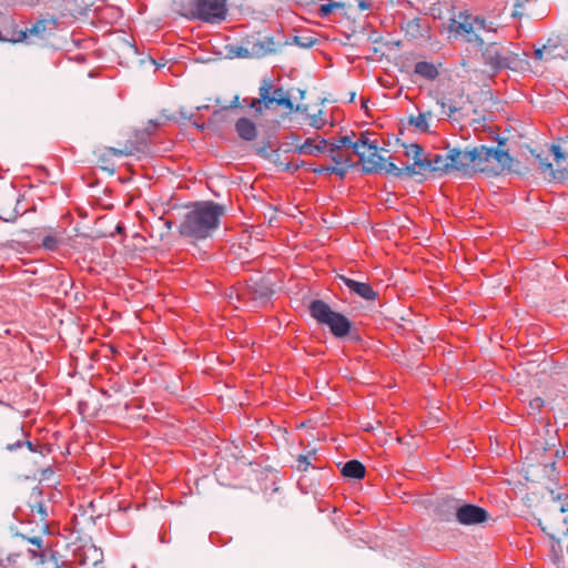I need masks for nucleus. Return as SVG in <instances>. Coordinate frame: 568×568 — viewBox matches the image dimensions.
<instances>
[{
	"label": "nucleus",
	"mask_w": 568,
	"mask_h": 568,
	"mask_svg": "<svg viewBox=\"0 0 568 568\" xmlns=\"http://www.w3.org/2000/svg\"><path fill=\"white\" fill-rule=\"evenodd\" d=\"M160 125V123L155 120H150L146 128H145V132L148 134H152L155 130V128H158Z\"/></svg>",
	"instance_id": "864d4df0"
},
{
	"label": "nucleus",
	"mask_w": 568,
	"mask_h": 568,
	"mask_svg": "<svg viewBox=\"0 0 568 568\" xmlns=\"http://www.w3.org/2000/svg\"><path fill=\"white\" fill-rule=\"evenodd\" d=\"M306 110H307V105H305V104H297V105L294 104L293 111H295V112H305Z\"/></svg>",
	"instance_id": "680f3d73"
},
{
	"label": "nucleus",
	"mask_w": 568,
	"mask_h": 568,
	"mask_svg": "<svg viewBox=\"0 0 568 568\" xmlns=\"http://www.w3.org/2000/svg\"><path fill=\"white\" fill-rule=\"evenodd\" d=\"M371 7V3L366 0H358V8L361 11L368 10Z\"/></svg>",
	"instance_id": "4d7b16f0"
},
{
	"label": "nucleus",
	"mask_w": 568,
	"mask_h": 568,
	"mask_svg": "<svg viewBox=\"0 0 568 568\" xmlns=\"http://www.w3.org/2000/svg\"><path fill=\"white\" fill-rule=\"evenodd\" d=\"M544 49L546 50V54L551 59L568 58V40L560 34L551 36L544 44Z\"/></svg>",
	"instance_id": "ddd939ff"
},
{
	"label": "nucleus",
	"mask_w": 568,
	"mask_h": 568,
	"mask_svg": "<svg viewBox=\"0 0 568 568\" xmlns=\"http://www.w3.org/2000/svg\"><path fill=\"white\" fill-rule=\"evenodd\" d=\"M225 212V205L214 201L194 202L179 225V233L192 241L206 240L219 230Z\"/></svg>",
	"instance_id": "f257e3e1"
},
{
	"label": "nucleus",
	"mask_w": 568,
	"mask_h": 568,
	"mask_svg": "<svg viewBox=\"0 0 568 568\" xmlns=\"http://www.w3.org/2000/svg\"><path fill=\"white\" fill-rule=\"evenodd\" d=\"M564 496H565L564 494H560V493L556 494L555 490H551V497H552V500H555V501L561 500Z\"/></svg>",
	"instance_id": "e2e57ef3"
},
{
	"label": "nucleus",
	"mask_w": 568,
	"mask_h": 568,
	"mask_svg": "<svg viewBox=\"0 0 568 568\" xmlns=\"http://www.w3.org/2000/svg\"><path fill=\"white\" fill-rule=\"evenodd\" d=\"M110 152L114 155H129L131 154L130 151L128 150H120V149H115V148H110Z\"/></svg>",
	"instance_id": "5fc2aeb1"
},
{
	"label": "nucleus",
	"mask_w": 568,
	"mask_h": 568,
	"mask_svg": "<svg viewBox=\"0 0 568 568\" xmlns=\"http://www.w3.org/2000/svg\"><path fill=\"white\" fill-rule=\"evenodd\" d=\"M239 106H240V98H239V95H235V97L233 98V100L230 102V104H229V105L222 106L220 110H216V111L214 112V115H217V114H220L221 112H224V111H226V110H229V109H235V108H239Z\"/></svg>",
	"instance_id": "c03bdc74"
},
{
	"label": "nucleus",
	"mask_w": 568,
	"mask_h": 568,
	"mask_svg": "<svg viewBox=\"0 0 568 568\" xmlns=\"http://www.w3.org/2000/svg\"><path fill=\"white\" fill-rule=\"evenodd\" d=\"M529 0H515L514 10L511 12L513 18H520L524 16V9Z\"/></svg>",
	"instance_id": "ea45409f"
},
{
	"label": "nucleus",
	"mask_w": 568,
	"mask_h": 568,
	"mask_svg": "<svg viewBox=\"0 0 568 568\" xmlns=\"http://www.w3.org/2000/svg\"><path fill=\"white\" fill-rule=\"evenodd\" d=\"M229 58H248L253 57L252 48H244L240 45H226Z\"/></svg>",
	"instance_id": "c756f323"
},
{
	"label": "nucleus",
	"mask_w": 568,
	"mask_h": 568,
	"mask_svg": "<svg viewBox=\"0 0 568 568\" xmlns=\"http://www.w3.org/2000/svg\"><path fill=\"white\" fill-rule=\"evenodd\" d=\"M189 8L190 19L206 23L221 22L227 14L226 0H190Z\"/></svg>",
	"instance_id": "20e7f679"
},
{
	"label": "nucleus",
	"mask_w": 568,
	"mask_h": 568,
	"mask_svg": "<svg viewBox=\"0 0 568 568\" xmlns=\"http://www.w3.org/2000/svg\"><path fill=\"white\" fill-rule=\"evenodd\" d=\"M321 114H322V111H318L317 114H314L311 116V121H310L311 126L316 128V129H320L322 126L321 119H320Z\"/></svg>",
	"instance_id": "09e8293b"
},
{
	"label": "nucleus",
	"mask_w": 568,
	"mask_h": 568,
	"mask_svg": "<svg viewBox=\"0 0 568 568\" xmlns=\"http://www.w3.org/2000/svg\"><path fill=\"white\" fill-rule=\"evenodd\" d=\"M542 404H544V400L540 397L535 398L530 403L531 406L537 407V408L540 407Z\"/></svg>",
	"instance_id": "052dcab7"
},
{
	"label": "nucleus",
	"mask_w": 568,
	"mask_h": 568,
	"mask_svg": "<svg viewBox=\"0 0 568 568\" xmlns=\"http://www.w3.org/2000/svg\"><path fill=\"white\" fill-rule=\"evenodd\" d=\"M276 165L278 168V171H281V172H286V171L294 172L300 168L298 164L295 165L293 163L282 162V161L276 162Z\"/></svg>",
	"instance_id": "37998d69"
},
{
	"label": "nucleus",
	"mask_w": 568,
	"mask_h": 568,
	"mask_svg": "<svg viewBox=\"0 0 568 568\" xmlns=\"http://www.w3.org/2000/svg\"><path fill=\"white\" fill-rule=\"evenodd\" d=\"M497 142H498V145H497V146L501 148L503 145H505V144H506V139H505V138H500V136H498V138H497Z\"/></svg>",
	"instance_id": "69168bd1"
},
{
	"label": "nucleus",
	"mask_w": 568,
	"mask_h": 568,
	"mask_svg": "<svg viewBox=\"0 0 568 568\" xmlns=\"http://www.w3.org/2000/svg\"><path fill=\"white\" fill-rule=\"evenodd\" d=\"M49 20L40 19L37 20L31 28L19 32V38L11 40L12 42H20L27 39L28 34L40 36L47 30Z\"/></svg>",
	"instance_id": "4be33fe9"
},
{
	"label": "nucleus",
	"mask_w": 568,
	"mask_h": 568,
	"mask_svg": "<svg viewBox=\"0 0 568 568\" xmlns=\"http://www.w3.org/2000/svg\"><path fill=\"white\" fill-rule=\"evenodd\" d=\"M280 47L281 44L275 42L273 37H264L263 39H260L252 44L253 57H266L268 54L275 53Z\"/></svg>",
	"instance_id": "dca6fc26"
},
{
	"label": "nucleus",
	"mask_w": 568,
	"mask_h": 568,
	"mask_svg": "<svg viewBox=\"0 0 568 568\" xmlns=\"http://www.w3.org/2000/svg\"><path fill=\"white\" fill-rule=\"evenodd\" d=\"M31 509L32 511L36 510L38 514H40L42 519H44L48 516L47 507L42 501L36 504L34 506H31Z\"/></svg>",
	"instance_id": "49530a36"
},
{
	"label": "nucleus",
	"mask_w": 568,
	"mask_h": 568,
	"mask_svg": "<svg viewBox=\"0 0 568 568\" xmlns=\"http://www.w3.org/2000/svg\"><path fill=\"white\" fill-rule=\"evenodd\" d=\"M365 466L357 459H351L343 464L341 473L351 479H362L365 476Z\"/></svg>",
	"instance_id": "6ab92c4d"
},
{
	"label": "nucleus",
	"mask_w": 568,
	"mask_h": 568,
	"mask_svg": "<svg viewBox=\"0 0 568 568\" xmlns=\"http://www.w3.org/2000/svg\"><path fill=\"white\" fill-rule=\"evenodd\" d=\"M544 54H546V50L542 48H538L535 50L534 55L536 60H542Z\"/></svg>",
	"instance_id": "6e6d98bb"
},
{
	"label": "nucleus",
	"mask_w": 568,
	"mask_h": 568,
	"mask_svg": "<svg viewBox=\"0 0 568 568\" xmlns=\"http://www.w3.org/2000/svg\"><path fill=\"white\" fill-rule=\"evenodd\" d=\"M484 165L495 161V166H488V174L498 175L504 172L520 174V162L509 154L508 151L499 146H486L484 150Z\"/></svg>",
	"instance_id": "39448f33"
},
{
	"label": "nucleus",
	"mask_w": 568,
	"mask_h": 568,
	"mask_svg": "<svg viewBox=\"0 0 568 568\" xmlns=\"http://www.w3.org/2000/svg\"><path fill=\"white\" fill-rule=\"evenodd\" d=\"M343 8V3L341 2H328L324 3L320 7L318 12L322 18L329 16L334 9Z\"/></svg>",
	"instance_id": "f704fd0d"
},
{
	"label": "nucleus",
	"mask_w": 568,
	"mask_h": 568,
	"mask_svg": "<svg viewBox=\"0 0 568 568\" xmlns=\"http://www.w3.org/2000/svg\"><path fill=\"white\" fill-rule=\"evenodd\" d=\"M58 240L53 235H45L42 240V246L48 251H55L58 247Z\"/></svg>",
	"instance_id": "58836bf2"
},
{
	"label": "nucleus",
	"mask_w": 568,
	"mask_h": 568,
	"mask_svg": "<svg viewBox=\"0 0 568 568\" xmlns=\"http://www.w3.org/2000/svg\"><path fill=\"white\" fill-rule=\"evenodd\" d=\"M354 165L355 164L349 155L344 156V161L341 164L335 163V165H333V169H334L333 173L338 175L339 179L343 180V179H345V176L347 174V170L349 168H353Z\"/></svg>",
	"instance_id": "2f4dec72"
},
{
	"label": "nucleus",
	"mask_w": 568,
	"mask_h": 568,
	"mask_svg": "<svg viewBox=\"0 0 568 568\" xmlns=\"http://www.w3.org/2000/svg\"><path fill=\"white\" fill-rule=\"evenodd\" d=\"M275 292L272 276L251 278L246 286L237 293V298L244 301L250 307L266 305Z\"/></svg>",
	"instance_id": "7ed1b4c3"
},
{
	"label": "nucleus",
	"mask_w": 568,
	"mask_h": 568,
	"mask_svg": "<svg viewBox=\"0 0 568 568\" xmlns=\"http://www.w3.org/2000/svg\"><path fill=\"white\" fill-rule=\"evenodd\" d=\"M256 154L262 156V158H264V159H270L271 154L268 153V145L264 144L262 146H258L256 149Z\"/></svg>",
	"instance_id": "8fccbe9b"
},
{
	"label": "nucleus",
	"mask_w": 568,
	"mask_h": 568,
	"mask_svg": "<svg viewBox=\"0 0 568 568\" xmlns=\"http://www.w3.org/2000/svg\"><path fill=\"white\" fill-rule=\"evenodd\" d=\"M385 171V173L387 174H393L394 176L396 178H399V170L400 168H398L394 162L392 161H386L384 159L383 161V166L381 168V171Z\"/></svg>",
	"instance_id": "c9c22d12"
},
{
	"label": "nucleus",
	"mask_w": 568,
	"mask_h": 568,
	"mask_svg": "<svg viewBox=\"0 0 568 568\" xmlns=\"http://www.w3.org/2000/svg\"><path fill=\"white\" fill-rule=\"evenodd\" d=\"M287 93H288V92H287V91H285V90H284V88H282V87H277V88H275V89L271 92L272 97H273V98H274V100H275V104L278 102V99L284 98V97H285V94H287Z\"/></svg>",
	"instance_id": "de8ad7c7"
},
{
	"label": "nucleus",
	"mask_w": 568,
	"mask_h": 568,
	"mask_svg": "<svg viewBox=\"0 0 568 568\" xmlns=\"http://www.w3.org/2000/svg\"><path fill=\"white\" fill-rule=\"evenodd\" d=\"M430 115V112L419 113L417 116L410 115L408 118V123L416 128L419 132L427 133L429 132V123L427 121V116Z\"/></svg>",
	"instance_id": "bb28decb"
},
{
	"label": "nucleus",
	"mask_w": 568,
	"mask_h": 568,
	"mask_svg": "<svg viewBox=\"0 0 568 568\" xmlns=\"http://www.w3.org/2000/svg\"><path fill=\"white\" fill-rule=\"evenodd\" d=\"M92 568H102V562L100 559H95L93 565H92Z\"/></svg>",
	"instance_id": "338daca9"
},
{
	"label": "nucleus",
	"mask_w": 568,
	"mask_h": 568,
	"mask_svg": "<svg viewBox=\"0 0 568 568\" xmlns=\"http://www.w3.org/2000/svg\"><path fill=\"white\" fill-rule=\"evenodd\" d=\"M405 149H410L412 150V155H413V160L414 162H416V158L417 159H424L425 156L424 155V149L422 145H419L418 143H413L410 145H407L406 143H403L402 144Z\"/></svg>",
	"instance_id": "e433bc0d"
},
{
	"label": "nucleus",
	"mask_w": 568,
	"mask_h": 568,
	"mask_svg": "<svg viewBox=\"0 0 568 568\" xmlns=\"http://www.w3.org/2000/svg\"><path fill=\"white\" fill-rule=\"evenodd\" d=\"M550 151L557 163V169H554L552 163H550L548 159L544 158L540 153H536L531 150V154L538 161L541 172H548L551 181L562 182L568 179V153H565L557 144H551Z\"/></svg>",
	"instance_id": "423d86ee"
},
{
	"label": "nucleus",
	"mask_w": 568,
	"mask_h": 568,
	"mask_svg": "<svg viewBox=\"0 0 568 568\" xmlns=\"http://www.w3.org/2000/svg\"><path fill=\"white\" fill-rule=\"evenodd\" d=\"M337 280L343 283L353 294L359 296L365 301H375L378 296V292L373 288L369 283L355 281L345 275L338 274Z\"/></svg>",
	"instance_id": "9b49d317"
},
{
	"label": "nucleus",
	"mask_w": 568,
	"mask_h": 568,
	"mask_svg": "<svg viewBox=\"0 0 568 568\" xmlns=\"http://www.w3.org/2000/svg\"><path fill=\"white\" fill-rule=\"evenodd\" d=\"M247 106L250 109H253L257 115L262 114L263 112V106L261 105V103H258V98L250 100Z\"/></svg>",
	"instance_id": "a18cd8bd"
},
{
	"label": "nucleus",
	"mask_w": 568,
	"mask_h": 568,
	"mask_svg": "<svg viewBox=\"0 0 568 568\" xmlns=\"http://www.w3.org/2000/svg\"><path fill=\"white\" fill-rule=\"evenodd\" d=\"M235 131L242 140L247 142L254 141L257 136L256 124L248 118H240L235 122Z\"/></svg>",
	"instance_id": "f3484780"
},
{
	"label": "nucleus",
	"mask_w": 568,
	"mask_h": 568,
	"mask_svg": "<svg viewBox=\"0 0 568 568\" xmlns=\"http://www.w3.org/2000/svg\"><path fill=\"white\" fill-rule=\"evenodd\" d=\"M355 154L359 158L364 173L371 174L381 171L384 158L378 153V144Z\"/></svg>",
	"instance_id": "f8f14e48"
},
{
	"label": "nucleus",
	"mask_w": 568,
	"mask_h": 568,
	"mask_svg": "<svg viewBox=\"0 0 568 568\" xmlns=\"http://www.w3.org/2000/svg\"><path fill=\"white\" fill-rule=\"evenodd\" d=\"M276 104L280 105V106L285 108L290 112H292L294 110V103H293L292 98H291V95L288 93L285 94L284 98L278 99V102Z\"/></svg>",
	"instance_id": "79ce46f5"
},
{
	"label": "nucleus",
	"mask_w": 568,
	"mask_h": 568,
	"mask_svg": "<svg viewBox=\"0 0 568 568\" xmlns=\"http://www.w3.org/2000/svg\"><path fill=\"white\" fill-rule=\"evenodd\" d=\"M317 42L312 36H294L291 40H286L285 44H295L303 49H310Z\"/></svg>",
	"instance_id": "cd10ccee"
},
{
	"label": "nucleus",
	"mask_w": 568,
	"mask_h": 568,
	"mask_svg": "<svg viewBox=\"0 0 568 568\" xmlns=\"http://www.w3.org/2000/svg\"><path fill=\"white\" fill-rule=\"evenodd\" d=\"M308 313L317 324L327 326L329 333L337 339H344L352 333V321L343 313L334 311L323 300L311 301Z\"/></svg>",
	"instance_id": "f03ea898"
},
{
	"label": "nucleus",
	"mask_w": 568,
	"mask_h": 568,
	"mask_svg": "<svg viewBox=\"0 0 568 568\" xmlns=\"http://www.w3.org/2000/svg\"><path fill=\"white\" fill-rule=\"evenodd\" d=\"M403 176H407V178L418 176V179L416 180L418 183H422L426 180V174H424L417 170V165L415 164V162H413V164H409L405 168H400L399 178H403Z\"/></svg>",
	"instance_id": "c85d7f7f"
},
{
	"label": "nucleus",
	"mask_w": 568,
	"mask_h": 568,
	"mask_svg": "<svg viewBox=\"0 0 568 568\" xmlns=\"http://www.w3.org/2000/svg\"><path fill=\"white\" fill-rule=\"evenodd\" d=\"M272 85L270 81L263 80L262 85L258 89V103L263 106V109H270L272 104L275 103L274 98L271 94Z\"/></svg>",
	"instance_id": "b1692460"
},
{
	"label": "nucleus",
	"mask_w": 568,
	"mask_h": 568,
	"mask_svg": "<svg viewBox=\"0 0 568 568\" xmlns=\"http://www.w3.org/2000/svg\"><path fill=\"white\" fill-rule=\"evenodd\" d=\"M484 150L485 145L474 146L471 149L466 148V156L468 166L474 164L480 172H488V165H484Z\"/></svg>",
	"instance_id": "a211bd4d"
},
{
	"label": "nucleus",
	"mask_w": 568,
	"mask_h": 568,
	"mask_svg": "<svg viewBox=\"0 0 568 568\" xmlns=\"http://www.w3.org/2000/svg\"><path fill=\"white\" fill-rule=\"evenodd\" d=\"M474 29H476L474 16L467 11L459 12L458 20L452 19L449 23V30L462 37Z\"/></svg>",
	"instance_id": "2eb2a0df"
},
{
	"label": "nucleus",
	"mask_w": 568,
	"mask_h": 568,
	"mask_svg": "<svg viewBox=\"0 0 568 568\" xmlns=\"http://www.w3.org/2000/svg\"><path fill=\"white\" fill-rule=\"evenodd\" d=\"M415 164L417 165V170L420 171L422 173H426V172H432V164H430V159L425 156L424 159H417L416 158V162Z\"/></svg>",
	"instance_id": "4c0bfd02"
},
{
	"label": "nucleus",
	"mask_w": 568,
	"mask_h": 568,
	"mask_svg": "<svg viewBox=\"0 0 568 568\" xmlns=\"http://www.w3.org/2000/svg\"><path fill=\"white\" fill-rule=\"evenodd\" d=\"M462 503V499L455 498L452 496H445L437 500L434 513L438 519L442 521H453L456 520L458 515V507Z\"/></svg>",
	"instance_id": "9d476101"
},
{
	"label": "nucleus",
	"mask_w": 568,
	"mask_h": 568,
	"mask_svg": "<svg viewBox=\"0 0 568 568\" xmlns=\"http://www.w3.org/2000/svg\"><path fill=\"white\" fill-rule=\"evenodd\" d=\"M414 73L428 80L434 81L439 75L437 67L427 61H418L414 65Z\"/></svg>",
	"instance_id": "aec40b11"
},
{
	"label": "nucleus",
	"mask_w": 568,
	"mask_h": 568,
	"mask_svg": "<svg viewBox=\"0 0 568 568\" xmlns=\"http://www.w3.org/2000/svg\"><path fill=\"white\" fill-rule=\"evenodd\" d=\"M23 447V440L22 439H18L16 443L13 444H8L6 446V449L9 450V452H16L17 449Z\"/></svg>",
	"instance_id": "603ef678"
},
{
	"label": "nucleus",
	"mask_w": 568,
	"mask_h": 568,
	"mask_svg": "<svg viewBox=\"0 0 568 568\" xmlns=\"http://www.w3.org/2000/svg\"><path fill=\"white\" fill-rule=\"evenodd\" d=\"M456 521L462 526H478L489 519V513L481 506L462 499Z\"/></svg>",
	"instance_id": "1a4fd4ad"
},
{
	"label": "nucleus",
	"mask_w": 568,
	"mask_h": 568,
	"mask_svg": "<svg viewBox=\"0 0 568 568\" xmlns=\"http://www.w3.org/2000/svg\"><path fill=\"white\" fill-rule=\"evenodd\" d=\"M24 446H26L30 452H33V453L38 452V450H37V447H36V446L32 444V442H30V440H23V447H24Z\"/></svg>",
	"instance_id": "13d9d810"
},
{
	"label": "nucleus",
	"mask_w": 568,
	"mask_h": 568,
	"mask_svg": "<svg viewBox=\"0 0 568 568\" xmlns=\"http://www.w3.org/2000/svg\"><path fill=\"white\" fill-rule=\"evenodd\" d=\"M368 132L361 133V136L357 141L353 142L349 135L341 136L337 140H334L329 143L328 155L331 160L341 164L344 161V156L338 154V149L344 146L352 148L354 154L365 151L366 149H371L372 145L377 144V141H371L367 136Z\"/></svg>",
	"instance_id": "6e6552de"
},
{
	"label": "nucleus",
	"mask_w": 568,
	"mask_h": 568,
	"mask_svg": "<svg viewBox=\"0 0 568 568\" xmlns=\"http://www.w3.org/2000/svg\"><path fill=\"white\" fill-rule=\"evenodd\" d=\"M164 224H165V226H166V229H168V230H171V229H172V226H173V222H172V221H170V220H166V221L164 222Z\"/></svg>",
	"instance_id": "774afa93"
},
{
	"label": "nucleus",
	"mask_w": 568,
	"mask_h": 568,
	"mask_svg": "<svg viewBox=\"0 0 568 568\" xmlns=\"http://www.w3.org/2000/svg\"><path fill=\"white\" fill-rule=\"evenodd\" d=\"M296 468L298 471H306L310 463V456L308 455H300L296 460Z\"/></svg>",
	"instance_id": "a19ab883"
},
{
	"label": "nucleus",
	"mask_w": 568,
	"mask_h": 568,
	"mask_svg": "<svg viewBox=\"0 0 568 568\" xmlns=\"http://www.w3.org/2000/svg\"><path fill=\"white\" fill-rule=\"evenodd\" d=\"M10 530L14 537H20L38 548L43 546V538L40 536L28 537L19 531H13V527H11Z\"/></svg>",
	"instance_id": "72a5a7b5"
},
{
	"label": "nucleus",
	"mask_w": 568,
	"mask_h": 568,
	"mask_svg": "<svg viewBox=\"0 0 568 568\" xmlns=\"http://www.w3.org/2000/svg\"><path fill=\"white\" fill-rule=\"evenodd\" d=\"M10 203H16L14 207L11 210L0 209V220L8 222V223H14L19 215H21V212L18 209V204L20 202L19 197L11 196L9 199Z\"/></svg>",
	"instance_id": "a878e982"
},
{
	"label": "nucleus",
	"mask_w": 568,
	"mask_h": 568,
	"mask_svg": "<svg viewBox=\"0 0 568 568\" xmlns=\"http://www.w3.org/2000/svg\"><path fill=\"white\" fill-rule=\"evenodd\" d=\"M272 85L270 81L263 80L262 85L258 89V103L263 106V109H270L272 104L275 103L274 98L271 94Z\"/></svg>",
	"instance_id": "393cba45"
},
{
	"label": "nucleus",
	"mask_w": 568,
	"mask_h": 568,
	"mask_svg": "<svg viewBox=\"0 0 568 568\" xmlns=\"http://www.w3.org/2000/svg\"><path fill=\"white\" fill-rule=\"evenodd\" d=\"M450 159L448 158V153L446 155L435 154L430 159V164L433 166L432 173H446L449 170H453V166L449 165Z\"/></svg>",
	"instance_id": "5701e85b"
},
{
	"label": "nucleus",
	"mask_w": 568,
	"mask_h": 568,
	"mask_svg": "<svg viewBox=\"0 0 568 568\" xmlns=\"http://www.w3.org/2000/svg\"><path fill=\"white\" fill-rule=\"evenodd\" d=\"M474 22L478 31L483 30L485 32H497L498 26L495 24L493 21L486 20L481 16H474Z\"/></svg>",
	"instance_id": "7c9ffc66"
},
{
	"label": "nucleus",
	"mask_w": 568,
	"mask_h": 568,
	"mask_svg": "<svg viewBox=\"0 0 568 568\" xmlns=\"http://www.w3.org/2000/svg\"><path fill=\"white\" fill-rule=\"evenodd\" d=\"M333 171H334L333 165L318 166V168L313 169V172L318 175L323 174V173H333Z\"/></svg>",
	"instance_id": "3c124183"
},
{
	"label": "nucleus",
	"mask_w": 568,
	"mask_h": 568,
	"mask_svg": "<svg viewBox=\"0 0 568 568\" xmlns=\"http://www.w3.org/2000/svg\"><path fill=\"white\" fill-rule=\"evenodd\" d=\"M334 140L329 141L324 138H318L316 142L315 139L308 138L304 141L303 144L296 146V152L298 154H308V155H318L324 152L328 153L329 143Z\"/></svg>",
	"instance_id": "4468645a"
},
{
	"label": "nucleus",
	"mask_w": 568,
	"mask_h": 568,
	"mask_svg": "<svg viewBox=\"0 0 568 568\" xmlns=\"http://www.w3.org/2000/svg\"><path fill=\"white\" fill-rule=\"evenodd\" d=\"M448 158L450 159L449 165L455 171H464L468 168L466 149L452 148L448 150Z\"/></svg>",
	"instance_id": "412c9836"
},
{
	"label": "nucleus",
	"mask_w": 568,
	"mask_h": 568,
	"mask_svg": "<svg viewBox=\"0 0 568 568\" xmlns=\"http://www.w3.org/2000/svg\"><path fill=\"white\" fill-rule=\"evenodd\" d=\"M458 110H459V109H458L456 105L450 104V105L448 106L447 116H449V118H450V116H453L456 112H458Z\"/></svg>",
	"instance_id": "bf43d9fd"
},
{
	"label": "nucleus",
	"mask_w": 568,
	"mask_h": 568,
	"mask_svg": "<svg viewBox=\"0 0 568 568\" xmlns=\"http://www.w3.org/2000/svg\"><path fill=\"white\" fill-rule=\"evenodd\" d=\"M485 65L489 68L493 74L504 69H515L518 55L514 52L503 53L496 42L484 43L479 49Z\"/></svg>",
	"instance_id": "0eeeda50"
},
{
	"label": "nucleus",
	"mask_w": 568,
	"mask_h": 568,
	"mask_svg": "<svg viewBox=\"0 0 568 568\" xmlns=\"http://www.w3.org/2000/svg\"><path fill=\"white\" fill-rule=\"evenodd\" d=\"M560 513L568 511V503H562L559 507Z\"/></svg>",
	"instance_id": "0e129e2a"
},
{
	"label": "nucleus",
	"mask_w": 568,
	"mask_h": 568,
	"mask_svg": "<svg viewBox=\"0 0 568 568\" xmlns=\"http://www.w3.org/2000/svg\"><path fill=\"white\" fill-rule=\"evenodd\" d=\"M463 39L467 43L475 44L478 49L484 47V43H485V40L479 36L477 29H474L469 33L464 34Z\"/></svg>",
	"instance_id": "473e14b6"
}]
</instances>
